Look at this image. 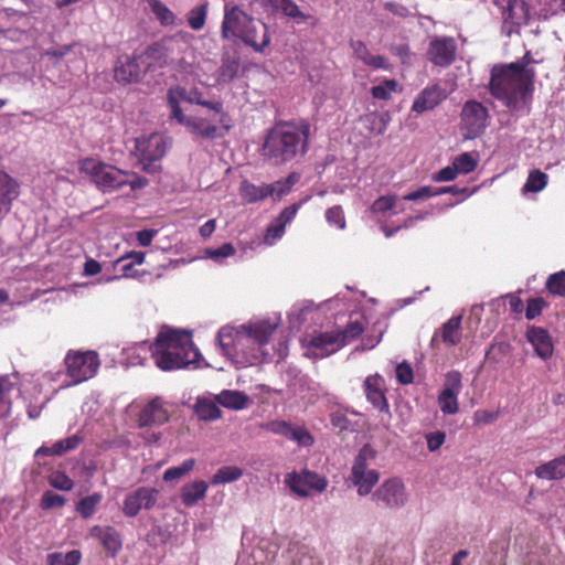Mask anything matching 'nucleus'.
<instances>
[{"label":"nucleus","instance_id":"obj_1","mask_svg":"<svg viewBox=\"0 0 565 565\" xmlns=\"http://www.w3.org/2000/svg\"><path fill=\"white\" fill-rule=\"evenodd\" d=\"M277 329L269 321L242 324L237 329L221 328L217 341L222 353L233 363L247 366L270 360L268 342Z\"/></svg>","mask_w":565,"mask_h":565},{"label":"nucleus","instance_id":"obj_2","mask_svg":"<svg viewBox=\"0 0 565 565\" xmlns=\"http://www.w3.org/2000/svg\"><path fill=\"white\" fill-rule=\"evenodd\" d=\"M309 138L310 124L305 119L276 122L265 136L263 157L275 166L300 160L309 150Z\"/></svg>","mask_w":565,"mask_h":565},{"label":"nucleus","instance_id":"obj_3","mask_svg":"<svg viewBox=\"0 0 565 565\" xmlns=\"http://www.w3.org/2000/svg\"><path fill=\"white\" fill-rule=\"evenodd\" d=\"M536 72L519 64H495L490 71L489 92L510 109L529 105L534 93Z\"/></svg>","mask_w":565,"mask_h":565},{"label":"nucleus","instance_id":"obj_4","mask_svg":"<svg viewBox=\"0 0 565 565\" xmlns=\"http://www.w3.org/2000/svg\"><path fill=\"white\" fill-rule=\"evenodd\" d=\"M150 352L156 365L162 371L186 367L196 363L201 355L194 347L191 333L177 330L159 332L150 345Z\"/></svg>","mask_w":565,"mask_h":565},{"label":"nucleus","instance_id":"obj_5","mask_svg":"<svg viewBox=\"0 0 565 565\" xmlns=\"http://www.w3.org/2000/svg\"><path fill=\"white\" fill-rule=\"evenodd\" d=\"M79 171L90 178L92 183L103 193H111L127 184L130 171L121 170L94 158L79 161Z\"/></svg>","mask_w":565,"mask_h":565},{"label":"nucleus","instance_id":"obj_6","mask_svg":"<svg viewBox=\"0 0 565 565\" xmlns=\"http://www.w3.org/2000/svg\"><path fill=\"white\" fill-rule=\"evenodd\" d=\"M376 457V451L371 445L365 444L359 450L355 456L349 481L356 488L360 497H365L373 493L372 490L380 480V472L375 469H369V460H373Z\"/></svg>","mask_w":565,"mask_h":565},{"label":"nucleus","instance_id":"obj_7","mask_svg":"<svg viewBox=\"0 0 565 565\" xmlns=\"http://www.w3.org/2000/svg\"><path fill=\"white\" fill-rule=\"evenodd\" d=\"M64 365L71 383L76 385L94 377L100 361L95 351L70 350L64 358Z\"/></svg>","mask_w":565,"mask_h":565},{"label":"nucleus","instance_id":"obj_8","mask_svg":"<svg viewBox=\"0 0 565 565\" xmlns=\"http://www.w3.org/2000/svg\"><path fill=\"white\" fill-rule=\"evenodd\" d=\"M184 46V41L177 38H164L150 44L141 54L145 70L151 71L170 66L171 60Z\"/></svg>","mask_w":565,"mask_h":565},{"label":"nucleus","instance_id":"obj_9","mask_svg":"<svg viewBox=\"0 0 565 565\" xmlns=\"http://www.w3.org/2000/svg\"><path fill=\"white\" fill-rule=\"evenodd\" d=\"M285 483L289 490L299 498H307L311 491L322 493L328 488V479L324 476L303 468L299 472L292 471L286 475Z\"/></svg>","mask_w":565,"mask_h":565},{"label":"nucleus","instance_id":"obj_10","mask_svg":"<svg viewBox=\"0 0 565 565\" xmlns=\"http://www.w3.org/2000/svg\"><path fill=\"white\" fill-rule=\"evenodd\" d=\"M220 120L221 117L213 113L211 116L183 115L182 119H177L175 121L184 126L190 134L203 139L213 140L222 136L220 132L221 128L226 131L230 129V125L227 124L230 118L226 121Z\"/></svg>","mask_w":565,"mask_h":565},{"label":"nucleus","instance_id":"obj_11","mask_svg":"<svg viewBox=\"0 0 565 565\" xmlns=\"http://www.w3.org/2000/svg\"><path fill=\"white\" fill-rule=\"evenodd\" d=\"M376 507L388 510H397L407 502V493L404 482L398 477L386 479L371 497Z\"/></svg>","mask_w":565,"mask_h":565},{"label":"nucleus","instance_id":"obj_12","mask_svg":"<svg viewBox=\"0 0 565 565\" xmlns=\"http://www.w3.org/2000/svg\"><path fill=\"white\" fill-rule=\"evenodd\" d=\"M363 387L367 402L380 413L381 426L385 429H390L392 413L384 393V379L379 374L370 375L364 380Z\"/></svg>","mask_w":565,"mask_h":565},{"label":"nucleus","instance_id":"obj_13","mask_svg":"<svg viewBox=\"0 0 565 565\" xmlns=\"http://www.w3.org/2000/svg\"><path fill=\"white\" fill-rule=\"evenodd\" d=\"M489 111L480 102L468 100L460 114V127L466 137L473 139L483 134L487 128Z\"/></svg>","mask_w":565,"mask_h":565},{"label":"nucleus","instance_id":"obj_14","mask_svg":"<svg viewBox=\"0 0 565 565\" xmlns=\"http://www.w3.org/2000/svg\"><path fill=\"white\" fill-rule=\"evenodd\" d=\"M252 17L237 4H225L221 23V38L227 41L241 40L248 23L252 22Z\"/></svg>","mask_w":565,"mask_h":565},{"label":"nucleus","instance_id":"obj_15","mask_svg":"<svg viewBox=\"0 0 565 565\" xmlns=\"http://www.w3.org/2000/svg\"><path fill=\"white\" fill-rule=\"evenodd\" d=\"M461 373L450 371L445 376L444 387L440 391L437 402L441 413L454 415L459 411L458 395L461 393Z\"/></svg>","mask_w":565,"mask_h":565},{"label":"nucleus","instance_id":"obj_16","mask_svg":"<svg viewBox=\"0 0 565 565\" xmlns=\"http://www.w3.org/2000/svg\"><path fill=\"white\" fill-rule=\"evenodd\" d=\"M503 19V29L511 34L527 21L529 9L524 0H493Z\"/></svg>","mask_w":565,"mask_h":565},{"label":"nucleus","instance_id":"obj_17","mask_svg":"<svg viewBox=\"0 0 565 565\" xmlns=\"http://www.w3.org/2000/svg\"><path fill=\"white\" fill-rule=\"evenodd\" d=\"M167 149L168 142L159 134H152L136 141V150L139 152L140 162L146 171H149L151 163L164 157Z\"/></svg>","mask_w":565,"mask_h":565},{"label":"nucleus","instance_id":"obj_18","mask_svg":"<svg viewBox=\"0 0 565 565\" xmlns=\"http://www.w3.org/2000/svg\"><path fill=\"white\" fill-rule=\"evenodd\" d=\"M159 491L150 487H140L129 492L122 505V513L128 518L136 516L141 509L150 510L158 501Z\"/></svg>","mask_w":565,"mask_h":565},{"label":"nucleus","instance_id":"obj_19","mask_svg":"<svg viewBox=\"0 0 565 565\" xmlns=\"http://www.w3.org/2000/svg\"><path fill=\"white\" fill-rule=\"evenodd\" d=\"M341 348H343V342L335 331L316 332L309 341L307 355L313 359H323L338 352Z\"/></svg>","mask_w":565,"mask_h":565},{"label":"nucleus","instance_id":"obj_20","mask_svg":"<svg viewBox=\"0 0 565 565\" xmlns=\"http://www.w3.org/2000/svg\"><path fill=\"white\" fill-rule=\"evenodd\" d=\"M457 45L451 38L434 39L427 50V58L437 66H449L456 58Z\"/></svg>","mask_w":565,"mask_h":565},{"label":"nucleus","instance_id":"obj_21","mask_svg":"<svg viewBox=\"0 0 565 565\" xmlns=\"http://www.w3.org/2000/svg\"><path fill=\"white\" fill-rule=\"evenodd\" d=\"M239 41H242L246 46L252 47L255 52L264 53L270 45L268 25L252 17V22L248 23V26L244 31Z\"/></svg>","mask_w":565,"mask_h":565},{"label":"nucleus","instance_id":"obj_22","mask_svg":"<svg viewBox=\"0 0 565 565\" xmlns=\"http://www.w3.org/2000/svg\"><path fill=\"white\" fill-rule=\"evenodd\" d=\"M169 420V411L161 397L148 402L138 415L139 427L161 426Z\"/></svg>","mask_w":565,"mask_h":565},{"label":"nucleus","instance_id":"obj_23","mask_svg":"<svg viewBox=\"0 0 565 565\" xmlns=\"http://www.w3.org/2000/svg\"><path fill=\"white\" fill-rule=\"evenodd\" d=\"M114 72L118 83L130 84L139 82L141 76L148 71L145 70L141 55H139L119 58Z\"/></svg>","mask_w":565,"mask_h":565},{"label":"nucleus","instance_id":"obj_24","mask_svg":"<svg viewBox=\"0 0 565 565\" xmlns=\"http://www.w3.org/2000/svg\"><path fill=\"white\" fill-rule=\"evenodd\" d=\"M447 98V92L438 84L425 87L415 98L412 111L420 115L435 109Z\"/></svg>","mask_w":565,"mask_h":565},{"label":"nucleus","instance_id":"obj_25","mask_svg":"<svg viewBox=\"0 0 565 565\" xmlns=\"http://www.w3.org/2000/svg\"><path fill=\"white\" fill-rule=\"evenodd\" d=\"M89 534L102 543L110 557H116L122 547L121 536L113 526L95 525L90 529Z\"/></svg>","mask_w":565,"mask_h":565},{"label":"nucleus","instance_id":"obj_26","mask_svg":"<svg viewBox=\"0 0 565 565\" xmlns=\"http://www.w3.org/2000/svg\"><path fill=\"white\" fill-rule=\"evenodd\" d=\"M267 2L274 13L279 12L297 23L310 22L313 26L318 23L315 15L302 12L294 0H267Z\"/></svg>","mask_w":565,"mask_h":565},{"label":"nucleus","instance_id":"obj_27","mask_svg":"<svg viewBox=\"0 0 565 565\" xmlns=\"http://www.w3.org/2000/svg\"><path fill=\"white\" fill-rule=\"evenodd\" d=\"M526 339L541 359L547 360L553 355L554 344L546 329L532 326L526 331Z\"/></svg>","mask_w":565,"mask_h":565},{"label":"nucleus","instance_id":"obj_28","mask_svg":"<svg viewBox=\"0 0 565 565\" xmlns=\"http://www.w3.org/2000/svg\"><path fill=\"white\" fill-rule=\"evenodd\" d=\"M19 196V183L10 174L0 170V220L12 207V203Z\"/></svg>","mask_w":565,"mask_h":565},{"label":"nucleus","instance_id":"obj_29","mask_svg":"<svg viewBox=\"0 0 565 565\" xmlns=\"http://www.w3.org/2000/svg\"><path fill=\"white\" fill-rule=\"evenodd\" d=\"M170 67L177 72L181 78L196 74L195 54L192 46L184 42V46L171 60Z\"/></svg>","mask_w":565,"mask_h":565},{"label":"nucleus","instance_id":"obj_30","mask_svg":"<svg viewBox=\"0 0 565 565\" xmlns=\"http://www.w3.org/2000/svg\"><path fill=\"white\" fill-rule=\"evenodd\" d=\"M350 49L356 60L361 61L365 66L372 70H388L390 63L383 55H374L362 40H351Z\"/></svg>","mask_w":565,"mask_h":565},{"label":"nucleus","instance_id":"obj_31","mask_svg":"<svg viewBox=\"0 0 565 565\" xmlns=\"http://www.w3.org/2000/svg\"><path fill=\"white\" fill-rule=\"evenodd\" d=\"M83 443V437L75 434L67 438L57 440L52 446L42 445L36 449L34 456L35 457H54V456H63L70 451H73L79 447Z\"/></svg>","mask_w":565,"mask_h":565},{"label":"nucleus","instance_id":"obj_32","mask_svg":"<svg viewBox=\"0 0 565 565\" xmlns=\"http://www.w3.org/2000/svg\"><path fill=\"white\" fill-rule=\"evenodd\" d=\"M534 473L542 480L555 481L565 478V455L539 465Z\"/></svg>","mask_w":565,"mask_h":565},{"label":"nucleus","instance_id":"obj_33","mask_svg":"<svg viewBox=\"0 0 565 565\" xmlns=\"http://www.w3.org/2000/svg\"><path fill=\"white\" fill-rule=\"evenodd\" d=\"M209 486L203 480H196L184 484L181 489V501L185 507H192L204 499Z\"/></svg>","mask_w":565,"mask_h":565},{"label":"nucleus","instance_id":"obj_34","mask_svg":"<svg viewBox=\"0 0 565 565\" xmlns=\"http://www.w3.org/2000/svg\"><path fill=\"white\" fill-rule=\"evenodd\" d=\"M189 104H195L207 108L212 113H215L221 117L220 121H226L228 119L227 113L224 110V105L222 100L214 99L207 100L203 97V93L199 90L196 87L189 89Z\"/></svg>","mask_w":565,"mask_h":565},{"label":"nucleus","instance_id":"obj_35","mask_svg":"<svg viewBox=\"0 0 565 565\" xmlns=\"http://www.w3.org/2000/svg\"><path fill=\"white\" fill-rule=\"evenodd\" d=\"M189 103V89L182 86L170 87L167 92V102L171 110V119H182L183 110L180 106L181 102Z\"/></svg>","mask_w":565,"mask_h":565},{"label":"nucleus","instance_id":"obj_36","mask_svg":"<svg viewBox=\"0 0 565 565\" xmlns=\"http://www.w3.org/2000/svg\"><path fill=\"white\" fill-rule=\"evenodd\" d=\"M461 316H454L440 328V337L448 347L457 345L462 338Z\"/></svg>","mask_w":565,"mask_h":565},{"label":"nucleus","instance_id":"obj_37","mask_svg":"<svg viewBox=\"0 0 565 565\" xmlns=\"http://www.w3.org/2000/svg\"><path fill=\"white\" fill-rule=\"evenodd\" d=\"M238 192L241 198L248 204L264 201L270 194V191H267L266 184L256 185L248 180L241 182Z\"/></svg>","mask_w":565,"mask_h":565},{"label":"nucleus","instance_id":"obj_38","mask_svg":"<svg viewBox=\"0 0 565 565\" xmlns=\"http://www.w3.org/2000/svg\"><path fill=\"white\" fill-rule=\"evenodd\" d=\"M300 175L291 172L287 178L277 180L270 184H266L267 191H270L269 196L275 200H280L284 195L288 194L292 186L299 181Z\"/></svg>","mask_w":565,"mask_h":565},{"label":"nucleus","instance_id":"obj_39","mask_svg":"<svg viewBox=\"0 0 565 565\" xmlns=\"http://www.w3.org/2000/svg\"><path fill=\"white\" fill-rule=\"evenodd\" d=\"M217 402L226 408L243 409L247 405L248 397L242 392L225 390L217 396Z\"/></svg>","mask_w":565,"mask_h":565},{"label":"nucleus","instance_id":"obj_40","mask_svg":"<svg viewBox=\"0 0 565 565\" xmlns=\"http://www.w3.org/2000/svg\"><path fill=\"white\" fill-rule=\"evenodd\" d=\"M239 60L237 57H224L218 68L217 79L222 83L232 82L239 72Z\"/></svg>","mask_w":565,"mask_h":565},{"label":"nucleus","instance_id":"obj_41","mask_svg":"<svg viewBox=\"0 0 565 565\" xmlns=\"http://www.w3.org/2000/svg\"><path fill=\"white\" fill-rule=\"evenodd\" d=\"M243 476V470L236 466L221 467L211 478V484H224L238 480Z\"/></svg>","mask_w":565,"mask_h":565},{"label":"nucleus","instance_id":"obj_42","mask_svg":"<svg viewBox=\"0 0 565 565\" xmlns=\"http://www.w3.org/2000/svg\"><path fill=\"white\" fill-rule=\"evenodd\" d=\"M194 413L201 420H215L222 415L218 406L207 399H198L194 406Z\"/></svg>","mask_w":565,"mask_h":565},{"label":"nucleus","instance_id":"obj_43","mask_svg":"<svg viewBox=\"0 0 565 565\" xmlns=\"http://www.w3.org/2000/svg\"><path fill=\"white\" fill-rule=\"evenodd\" d=\"M548 175L539 169L531 170L527 179L523 185L524 193H536L545 189L547 185Z\"/></svg>","mask_w":565,"mask_h":565},{"label":"nucleus","instance_id":"obj_44","mask_svg":"<svg viewBox=\"0 0 565 565\" xmlns=\"http://www.w3.org/2000/svg\"><path fill=\"white\" fill-rule=\"evenodd\" d=\"M102 493L94 492L93 494L82 498L76 503L75 510L83 519H89L95 513L96 507L102 502Z\"/></svg>","mask_w":565,"mask_h":565},{"label":"nucleus","instance_id":"obj_45","mask_svg":"<svg viewBox=\"0 0 565 565\" xmlns=\"http://www.w3.org/2000/svg\"><path fill=\"white\" fill-rule=\"evenodd\" d=\"M195 459L189 458L184 460L180 466L168 468L162 476L163 481L170 482L174 480H179L186 476L189 472L193 470L195 467Z\"/></svg>","mask_w":565,"mask_h":565},{"label":"nucleus","instance_id":"obj_46","mask_svg":"<svg viewBox=\"0 0 565 565\" xmlns=\"http://www.w3.org/2000/svg\"><path fill=\"white\" fill-rule=\"evenodd\" d=\"M398 90H401V88L396 79H385L380 85H375L371 88V95L379 100H388L392 98V94Z\"/></svg>","mask_w":565,"mask_h":565},{"label":"nucleus","instance_id":"obj_47","mask_svg":"<svg viewBox=\"0 0 565 565\" xmlns=\"http://www.w3.org/2000/svg\"><path fill=\"white\" fill-rule=\"evenodd\" d=\"M152 13L164 26L172 25L175 22L174 13L160 0H149Z\"/></svg>","mask_w":565,"mask_h":565},{"label":"nucleus","instance_id":"obj_48","mask_svg":"<svg viewBox=\"0 0 565 565\" xmlns=\"http://www.w3.org/2000/svg\"><path fill=\"white\" fill-rule=\"evenodd\" d=\"M207 10H209V2H204L189 11L188 23L192 30L199 31L204 28L205 21H206V15H207Z\"/></svg>","mask_w":565,"mask_h":565},{"label":"nucleus","instance_id":"obj_49","mask_svg":"<svg viewBox=\"0 0 565 565\" xmlns=\"http://www.w3.org/2000/svg\"><path fill=\"white\" fill-rule=\"evenodd\" d=\"M82 559V553L78 550H73L65 555L55 552L47 555L49 565H78Z\"/></svg>","mask_w":565,"mask_h":565},{"label":"nucleus","instance_id":"obj_50","mask_svg":"<svg viewBox=\"0 0 565 565\" xmlns=\"http://www.w3.org/2000/svg\"><path fill=\"white\" fill-rule=\"evenodd\" d=\"M546 290L557 297H565V270L551 274L545 282Z\"/></svg>","mask_w":565,"mask_h":565},{"label":"nucleus","instance_id":"obj_51","mask_svg":"<svg viewBox=\"0 0 565 565\" xmlns=\"http://www.w3.org/2000/svg\"><path fill=\"white\" fill-rule=\"evenodd\" d=\"M364 331V324L362 321H350L342 331H335L340 340L343 342V347L353 340L358 339Z\"/></svg>","mask_w":565,"mask_h":565},{"label":"nucleus","instance_id":"obj_52","mask_svg":"<svg viewBox=\"0 0 565 565\" xmlns=\"http://www.w3.org/2000/svg\"><path fill=\"white\" fill-rule=\"evenodd\" d=\"M288 439L297 441L300 446L310 447L315 443L313 436L303 426L291 425Z\"/></svg>","mask_w":565,"mask_h":565},{"label":"nucleus","instance_id":"obj_53","mask_svg":"<svg viewBox=\"0 0 565 565\" xmlns=\"http://www.w3.org/2000/svg\"><path fill=\"white\" fill-rule=\"evenodd\" d=\"M452 164L455 169L459 173H470L477 168V161L473 159V157L469 152H463L457 156Z\"/></svg>","mask_w":565,"mask_h":565},{"label":"nucleus","instance_id":"obj_54","mask_svg":"<svg viewBox=\"0 0 565 565\" xmlns=\"http://www.w3.org/2000/svg\"><path fill=\"white\" fill-rule=\"evenodd\" d=\"M12 390L11 383L0 380V417H7L11 411V399L9 397Z\"/></svg>","mask_w":565,"mask_h":565},{"label":"nucleus","instance_id":"obj_55","mask_svg":"<svg viewBox=\"0 0 565 565\" xmlns=\"http://www.w3.org/2000/svg\"><path fill=\"white\" fill-rule=\"evenodd\" d=\"M50 484L62 491H70L74 487L73 480L64 472L55 471L49 478Z\"/></svg>","mask_w":565,"mask_h":565},{"label":"nucleus","instance_id":"obj_56","mask_svg":"<svg viewBox=\"0 0 565 565\" xmlns=\"http://www.w3.org/2000/svg\"><path fill=\"white\" fill-rule=\"evenodd\" d=\"M547 307V302L541 298H530L527 299L526 309H525V318L527 320H533L539 317L542 311Z\"/></svg>","mask_w":565,"mask_h":565},{"label":"nucleus","instance_id":"obj_57","mask_svg":"<svg viewBox=\"0 0 565 565\" xmlns=\"http://www.w3.org/2000/svg\"><path fill=\"white\" fill-rule=\"evenodd\" d=\"M65 498L53 491H45L41 499V508L44 510L62 508L65 505Z\"/></svg>","mask_w":565,"mask_h":565},{"label":"nucleus","instance_id":"obj_58","mask_svg":"<svg viewBox=\"0 0 565 565\" xmlns=\"http://www.w3.org/2000/svg\"><path fill=\"white\" fill-rule=\"evenodd\" d=\"M395 203H396L395 195H382L373 202L371 210L374 213L385 214L386 212L391 211L395 206Z\"/></svg>","mask_w":565,"mask_h":565},{"label":"nucleus","instance_id":"obj_59","mask_svg":"<svg viewBox=\"0 0 565 565\" xmlns=\"http://www.w3.org/2000/svg\"><path fill=\"white\" fill-rule=\"evenodd\" d=\"M326 218L329 224L335 225L340 230L345 227L344 212L340 205H334L328 209L326 212Z\"/></svg>","mask_w":565,"mask_h":565},{"label":"nucleus","instance_id":"obj_60","mask_svg":"<svg viewBox=\"0 0 565 565\" xmlns=\"http://www.w3.org/2000/svg\"><path fill=\"white\" fill-rule=\"evenodd\" d=\"M396 380L402 385H407L413 383L414 373L411 364L407 362H402L396 366Z\"/></svg>","mask_w":565,"mask_h":565},{"label":"nucleus","instance_id":"obj_61","mask_svg":"<svg viewBox=\"0 0 565 565\" xmlns=\"http://www.w3.org/2000/svg\"><path fill=\"white\" fill-rule=\"evenodd\" d=\"M235 248L231 243H224L217 248H207L205 254L212 259L226 258L234 255Z\"/></svg>","mask_w":565,"mask_h":565},{"label":"nucleus","instance_id":"obj_62","mask_svg":"<svg viewBox=\"0 0 565 565\" xmlns=\"http://www.w3.org/2000/svg\"><path fill=\"white\" fill-rule=\"evenodd\" d=\"M291 424L286 420H271L266 424V429L273 434L289 437Z\"/></svg>","mask_w":565,"mask_h":565},{"label":"nucleus","instance_id":"obj_63","mask_svg":"<svg viewBox=\"0 0 565 565\" xmlns=\"http://www.w3.org/2000/svg\"><path fill=\"white\" fill-rule=\"evenodd\" d=\"M446 434L437 430L426 435L427 448L429 451H437L445 443Z\"/></svg>","mask_w":565,"mask_h":565},{"label":"nucleus","instance_id":"obj_64","mask_svg":"<svg viewBox=\"0 0 565 565\" xmlns=\"http://www.w3.org/2000/svg\"><path fill=\"white\" fill-rule=\"evenodd\" d=\"M458 172L455 169L454 164L447 166L443 169H440L438 172H436L433 175V180L436 182H449L457 178Z\"/></svg>","mask_w":565,"mask_h":565}]
</instances>
